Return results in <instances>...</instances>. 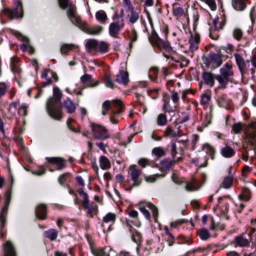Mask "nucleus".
<instances>
[{
    "label": "nucleus",
    "instance_id": "47",
    "mask_svg": "<svg viewBox=\"0 0 256 256\" xmlns=\"http://www.w3.org/2000/svg\"><path fill=\"white\" fill-rule=\"evenodd\" d=\"M98 48L99 52L101 53H105L108 51V45L104 41H101L100 43L98 42Z\"/></svg>",
    "mask_w": 256,
    "mask_h": 256
},
{
    "label": "nucleus",
    "instance_id": "6",
    "mask_svg": "<svg viewBox=\"0 0 256 256\" xmlns=\"http://www.w3.org/2000/svg\"><path fill=\"white\" fill-rule=\"evenodd\" d=\"M80 195L83 197L82 205L84 210H87V214L90 217L92 218L94 214L96 212L97 206L94 202L90 203L89 197L86 192L83 188H78L77 190Z\"/></svg>",
    "mask_w": 256,
    "mask_h": 256
},
{
    "label": "nucleus",
    "instance_id": "61",
    "mask_svg": "<svg viewBox=\"0 0 256 256\" xmlns=\"http://www.w3.org/2000/svg\"><path fill=\"white\" fill-rule=\"evenodd\" d=\"M8 89V86L5 82H0V98L4 95Z\"/></svg>",
    "mask_w": 256,
    "mask_h": 256
},
{
    "label": "nucleus",
    "instance_id": "4",
    "mask_svg": "<svg viewBox=\"0 0 256 256\" xmlns=\"http://www.w3.org/2000/svg\"><path fill=\"white\" fill-rule=\"evenodd\" d=\"M150 40L160 50H164L168 52H174L170 42L168 40H164L160 38L154 30L152 32Z\"/></svg>",
    "mask_w": 256,
    "mask_h": 256
},
{
    "label": "nucleus",
    "instance_id": "44",
    "mask_svg": "<svg viewBox=\"0 0 256 256\" xmlns=\"http://www.w3.org/2000/svg\"><path fill=\"white\" fill-rule=\"evenodd\" d=\"M70 176V173L67 172L60 175L58 178V182L59 184L64 186V183L68 180Z\"/></svg>",
    "mask_w": 256,
    "mask_h": 256
},
{
    "label": "nucleus",
    "instance_id": "20",
    "mask_svg": "<svg viewBox=\"0 0 256 256\" xmlns=\"http://www.w3.org/2000/svg\"><path fill=\"white\" fill-rule=\"evenodd\" d=\"M98 47V41L95 39H90L86 44V48L88 52L94 54Z\"/></svg>",
    "mask_w": 256,
    "mask_h": 256
},
{
    "label": "nucleus",
    "instance_id": "3",
    "mask_svg": "<svg viewBox=\"0 0 256 256\" xmlns=\"http://www.w3.org/2000/svg\"><path fill=\"white\" fill-rule=\"evenodd\" d=\"M14 6L12 8H6L3 10L4 15L11 20L22 18L24 16V9L22 2L14 1Z\"/></svg>",
    "mask_w": 256,
    "mask_h": 256
},
{
    "label": "nucleus",
    "instance_id": "52",
    "mask_svg": "<svg viewBox=\"0 0 256 256\" xmlns=\"http://www.w3.org/2000/svg\"><path fill=\"white\" fill-rule=\"evenodd\" d=\"M163 102L164 103L162 106V109L165 114L166 112H174L172 109V107L170 105L169 100L164 99Z\"/></svg>",
    "mask_w": 256,
    "mask_h": 256
},
{
    "label": "nucleus",
    "instance_id": "31",
    "mask_svg": "<svg viewBox=\"0 0 256 256\" xmlns=\"http://www.w3.org/2000/svg\"><path fill=\"white\" fill-rule=\"evenodd\" d=\"M251 192L247 187H244L242 188V193L238 195V198L240 200L248 201L251 198Z\"/></svg>",
    "mask_w": 256,
    "mask_h": 256
},
{
    "label": "nucleus",
    "instance_id": "7",
    "mask_svg": "<svg viewBox=\"0 0 256 256\" xmlns=\"http://www.w3.org/2000/svg\"><path fill=\"white\" fill-rule=\"evenodd\" d=\"M90 128L92 132L93 137L96 140H104L110 136L108 130L100 124L92 123Z\"/></svg>",
    "mask_w": 256,
    "mask_h": 256
},
{
    "label": "nucleus",
    "instance_id": "59",
    "mask_svg": "<svg viewBox=\"0 0 256 256\" xmlns=\"http://www.w3.org/2000/svg\"><path fill=\"white\" fill-rule=\"evenodd\" d=\"M158 88L149 90H148V94L152 98L156 99L158 97Z\"/></svg>",
    "mask_w": 256,
    "mask_h": 256
},
{
    "label": "nucleus",
    "instance_id": "41",
    "mask_svg": "<svg viewBox=\"0 0 256 256\" xmlns=\"http://www.w3.org/2000/svg\"><path fill=\"white\" fill-rule=\"evenodd\" d=\"M243 32L240 28H234L232 31V36L238 41H240L243 36Z\"/></svg>",
    "mask_w": 256,
    "mask_h": 256
},
{
    "label": "nucleus",
    "instance_id": "30",
    "mask_svg": "<svg viewBox=\"0 0 256 256\" xmlns=\"http://www.w3.org/2000/svg\"><path fill=\"white\" fill-rule=\"evenodd\" d=\"M126 11L130 10V14L129 18V22L130 23L134 24L136 23L139 18L138 13L134 10V8L131 6V8L128 9V8H125Z\"/></svg>",
    "mask_w": 256,
    "mask_h": 256
},
{
    "label": "nucleus",
    "instance_id": "53",
    "mask_svg": "<svg viewBox=\"0 0 256 256\" xmlns=\"http://www.w3.org/2000/svg\"><path fill=\"white\" fill-rule=\"evenodd\" d=\"M188 42H189V43L190 44V47H189V50L192 52H194L195 50H196L198 48V43H196L194 42L193 34H191V36L189 39Z\"/></svg>",
    "mask_w": 256,
    "mask_h": 256
},
{
    "label": "nucleus",
    "instance_id": "13",
    "mask_svg": "<svg viewBox=\"0 0 256 256\" xmlns=\"http://www.w3.org/2000/svg\"><path fill=\"white\" fill-rule=\"evenodd\" d=\"M124 26V24L119 21L110 23L108 28L110 35L114 38H118L119 34Z\"/></svg>",
    "mask_w": 256,
    "mask_h": 256
},
{
    "label": "nucleus",
    "instance_id": "12",
    "mask_svg": "<svg viewBox=\"0 0 256 256\" xmlns=\"http://www.w3.org/2000/svg\"><path fill=\"white\" fill-rule=\"evenodd\" d=\"M113 107L116 108H118L117 110H112V116H110V121L113 124L118 123V120L115 118L114 115L118 114L122 112L123 111L124 106L122 102L120 100H112Z\"/></svg>",
    "mask_w": 256,
    "mask_h": 256
},
{
    "label": "nucleus",
    "instance_id": "63",
    "mask_svg": "<svg viewBox=\"0 0 256 256\" xmlns=\"http://www.w3.org/2000/svg\"><path fill=\"white\" fill-rule=\"evenodd\" d=\"M242 130V125L240 122L234 124L232 126V130L235 134H239Z\"/></svg>",
    "mask_w": 256,
    "mask_h": 256
},
{
    "label": "nucleus",
    "instance_id": "40",
    "mask_svg": "<svg viewBox=\"0 0 256 256\" xmlns=\"http://www.w3.org/2000/svg\"><path fill=\"white\" fill-rule=\"evenodd\" d=\"M168 122L167 116L165 113L160 114L157 118V124L160 126H164Z\"/></svg>",
    "mask_w": 256,
    "mask_h": 256
},
{
    "label": "nucleus",
    "instance_id": "50",
    "mask_svg": "<svg viewBox=\"0 0 256 256\" xmlns=\"http://www.w3.org/2000/svg\"><path fill=\"white\" fill-rule=\"evenodd\" d=\"M164 134L165 136H169L172 138L176 137V132H174L172 127L170 126L166 128Z\"/></svg>",
    "mask_w": 256,
    "mask_h": 256
},
{
    "label": "nucleus",
    "instance_id": "64",
    "mask_svg": "<svg viewBox=\"0 0 256 256\" xmlns=\"http://www.w3.org/2000/svg\"><path fill=\"white\" fill-rule=\"evenodd\" d=\"M130 38L132 42H135L138 40V33L135 28L132 30V34L129 35Z\"/></svg>",
    "mask_w": 256,
    "mask_h": 256
},
{
    "label": "nucleus",
    "instance_id": "56",
    "mask_svg": "<svg viewBox=\"0 0 256 256\" xmlns=\"http://www.w3.org/2000/svg\"><path fill=\"white\" fill-rule=\"evenodd\" d=\"M62 158L60 157H46V160L51 164H60Z\"/></svg>",
    "mask_w": 256,
    "mask_h": 256
},
{
    "label": "nucleus",
    "instance_id": "48",
    "mask_svg": "<svg viewBox=\"0 0 256 256\" xmlns=\"http://www.w3.org/2000/svg\"><path fill=\"white\" fill-rule=\"evenodd\" d=\"M146 206L152 210V215L154 217V220L155 222L158 221V210L157 208L151 203H148L146 204Z\"/></svg>",
    "mask_w": 256,
    "mask_h": 256
},
{
    "label": "nucleus",
    "instance_id": "45",
    "mask_svg": "<svg viewBox=\"0 0 256 256\" xmlns=\"http://www.w3.org/2000/svg\"><path fill=\"white\" fill-rule=\"evenodd\" d=\"M168 148L170 149L172 158L174 159L178 154L176 150V145L175 142H171L168 145Z\"/></svg>",
    "mask_w": 256,
    "mask_h": 256
},
{
    "label": "nucleus",
    "instance_id": "33",
    "mask_svg": "<svg viewBox=\"0 0 256 256\" xmlns=\"http://www.w3.org/2000/svg\"><path fill=\"white\" fill-rule=\"evenodd\" d=\"M226 20L224 17L221 18L220 21H219L218 18H215L213 20L214 27L216 30H222L226 24Z\"/></svg>",
    "mask_w": 256,
    "mask_h": 256
},
{
    "label": "nucleus",
    "instance_id": "2",
    "mask_svg": "<svg viewBox=\"0 0 256 256\" xmlns=\"http://www.w3.org/2000/svg\"><path fill=\"white\" fill-rule=\"evenodd\" d=\"M53 95L54 98H50L47 102L46 112L52 118L60 120L62 118V114L59 104L62 98V94L58 87H54Z\"/></svg>",
    "mask_w": 256,
    "mask_h": 256
},
{
    "label": "nucleus",
    "instance_id": "49",
    "mask_svg": "<svg viewBox=\"0 0 256 256\" xmlns=\"http://www.w3.org/2000/svg\"><path fill=\"white\" fill-rule=\"evenodd\" d=\"M220 30H216L214 27V28H210L209 34L210 37L214 40H218L220 37V34H218Z\"/></svg>",
    "mask_w": 256,
    "mask_h": 256
},
{
    "label": "nucleus",
    "instance_id": "32",
    "mask_svg": "<svg viewBox=\"0 0 256 256\" xmlns=\"http://www.w3.org/2000/svg\"><path fill=\"white\" fill-rule=\"evenodd\" d=\"M72 19H70L71 22L74 25L78 26L81 30H83L86 23L83 22L80 17L78 15H75V16L72 17Z\"/></svg>",
    "mask_w": 256,
    "mask_h": 256
},
{
    "label": "nucleus",
    "instance_id": "16",
    "mask_svg": "<svg viewBox=\"0 0 256 256\" xmlns=\"http://www.w3.org/2000/svg\"><path fill=\"white\" fill-rule=\"evenodd\" d=\"M81 82L86 87L94 88L100 84L98 80L92 79V76L89 74H85L80 77Z\"/></svg>",
    "mask_w": 256,
    "mask_h": 256
},
{
    "label": "nucleus",
    "instance_id": "34",
    "mask_svg": "<svg viewBox=\"0 0 256 256\" xmlns=\"http://www.w3.org/2000/svg\"><path fill=\"white\" fill-rule=\"evenodd\" d=\"M96 18L99 22L104 24L108 20L106 12L104 10H98L96 14Z\"/></svg>",
    "mask_w": 256,
    "mask_h": 256
},
{
    "label": "nucleus",
    "instance_id": "10",
    "mask_svg": "<svg viewBox=\"0 0 256 256\" xmlns=\"http://www.w3.org/2000/svg\"><path fill=\"white\" fill-rule=\"evenodd\" d=\"M136 166H131L129 171L130 178L134 182L132 188L140 186L142 182V179L140 178L142 171L136 168Z\"/></svg>",
    "mask_w": 256,
    "mask_h": 256
},
{
    "label": "nucleus",
    "instance_id": "1",
    "mask_svg": "<svg viewBox=\"0 0 256 256\" xmlns=\"http://www.w3.org/2000/svg\"><path fill=\"white\" fill-rule=\"evenodd\" d=\"M219 74H214L210 72H204L202 78L205 84L213 87L216 80L219 84V89H226L229 82H232L234 76L232 64L226 62L219 70Z\"/></svg>",
    "mask_w": 256,
    "mask_h": 256
},
{
    "label": "nucleus",
    "instance_id": "23",
    "mask_svg": "<svg viewBox=\"0 0 256 256\" xmlns=\"http://www.w3.org/2000/svg\"><path fill=\"white\" fill-rule=\"evenodd\" d=\"M220 154L224 158H230L235 154L236 151L230 146L226 145L221 149Z\"/></svg>",
    "mask_w": 256,
    "mask_h": 256
},
{
    "label": "nucleus",
    "instance_id": "18",
    "mask_svg": "<svg viewBox=\"0 0 256 256\" xmlns=\"http://www.w3.org/2000/svg\"><path fill=\"white\" fill-rule=\"evenodd\" d=\"M234 56L240 72L242 74H243L245 72V68L246 67V64L244 58L242 55L238 53H234Z\"/></svg>",
    "mask_w": 256,
    "mask_h": 256
},
{
    "label": "nucleus",
    "instance_id": "58",
    "mask_svg": "<svg viewBox=\"0 0 256 256\" xmlns=\"http://www.w3.org/2000/svg\"><path fill=\"white\" fill-rule=\"evenodd\" d=\"M138 164L142 168H144L147 165L150 166L151 162L147 158H143L138 160Z\"/></svg>",
    "mask_w": 256,
    "mask_h": 256
},
{
    "label": "nucleus",
    "instance_id": "14",
    "mask_svg": "<svg viewBox=\"0 0 256 256\" xmlns=\"http://www.w3.org/2000/svg\"><path fill=\"white\" fill-rule=\"evenodd\" d=\"M182 158L178 157L176 160H171L168 158H164L161 161L160 170L162 172H168L176 162L182 160Z\"/></svg>",
    "mask_w": 256,
    "mask_h": 256
},
{
    "label": "nucleus",
    "instance_id": "26",
    "mask_svg": "<svg viewBox=\"0 0 256 256\" xmlns=\"http://www.w3.org/2000/svg\"><path fill=\"white\" fill-rule=\"evenodd\" d=\"M184 184L185 188L188 192H193L198 190L197 182L194 178L185 182Z\"/></svg>",
    "mask_w": 256,
    "mask_h": 256
},
{
    "label": "nucleus",
    "instance_id": "29",
    "mask_svg": "<svg viewBox=\"0 0 256 256\" xmlns=\"http://www.w3.org/2000/svg\"><path fill=\"white\" fill-rule=\"evenodd\" d=\"M10 66L12 71L14 73L18 74L21 73V70L18 64V59L17 58L13 57L11 58Z\"/></svg>",
    "mask_w": 256,
    "mask_h": 256
},
{
    "label": "nucleus",
    "instance_id": "24",
    "mask_svg": "<svg viewBox=\"0 0 256 256\" xmlns=\"http://www.w3.org/2000/svg\"><path fill=\"white\" fill-rule=\"evenodd\" d=\"M172 12L173 15L177 19L182 16L184 14V8L176 3L172 4Z\"/></svg>",
    "mask_w": 256,
    "mask_h": 256
},
{
    "label": "nucleus",
    "instance_id": "39",
    "mask_svg": "<svg viewBox=\"0 0 256 256\" xmlns=\"http://www.w3.org/2000/svg\"><path fill=\"white\" fill-rule=\"evenodd\" d=\"M68 7V8L66 11L67 16L69 19H72V17L75 16V15H76V8L72 2L70 3Z\"/></svg>",
    "mask_w": 256,
    "mask_h": 256
},
{
    "label": "nucleus",
    "instance_id": "57",
    "mask_svg": "<svg viewBox=\"0 0 256 256\" xmlns=\"http://www.w3.org/2000/svg\"><path fill=\"white\" fill-rule=\"evenodd\" d=\"M73 45L69 44H63L60 48L61 53L62 54H66L70 50L72 49Z\"/></svg>",
    "mask_w": 256,
    "mask_h": 256
},
{
    "label": "nucleus",
    "instance_id": "9",
    "mask_svg": "<svg viewBox=\"0 0 256 256\" xmlns=\"http://www.w3.org/2000/svg\"><path fill=\"white\" fill-rule=\"evenodd\" d=\"M91 252L94 256H116V252L110 247L94 248L90 246Z\"/></svg>",
    "mask_w": 256,
    "mask_h": 256
},
{
    "label": "nucleus",
    "instance_id": "5",
    "mask_svg": "<svg viewBox=\"0 0 256 256\" xmlns=\"http://www.w3.org/2000/svg\"><path fill=\"white\" fill-rule=\"evenodd\" d=\"M202 59L203 64L207 68L211 67L212 64L216 68H218L222 64L223 62L222 55L214 52H210L208 56H203Z\"/></svg>",
    "mask_w": 256,
    "mask_h": 256
},
{
    "label": "nucleus",
    "instance_id": "37",
    "mask_svg": "<svg viewBox=\"0 0 256 256\" xmlns=\"http://www.w3.org/2000/svg\"><path fill=\"white\" fill-rule=\"evenodd\" d=\"M131 236L132 240L138 245L142 242V236L140 232L137 230H134V232L131 233Z\"/></svg>",
    "mask_w": 256,
    "mask_h": 256
},
{
    "label": "nucleus",
    "instance_id": "43",
    "mask_svg": "<svg viewBox=\"0 0 256 256\" xmlns=\"http://www.w3.org/2000/svg\"><path fill=\"white\" fill-rule=\"evenodd\" d=\"M203 149L205 150L206 152L208 154L212 160L214 159L215 150L210 145L206 144L203 146Z\"/></svg>",
    "mask_w": 256,
    "mask_h": 256
},
{
    "label": "nucleus",
    "instance_id": "36",
    "mask_svg": "<svg viewBox=\"0 0 256 256\" xmlns=\"http://www.w3.org/2000/svg\"><path fill=\"white\" fill-rule=\"evenodd\" d=\"M233 182V176L230 175L224 178L222 184V188L228 189L232 187Z\"/></svg>",
    "mask_w": 256,
    "mask_h": 256
},
{
    "label": "nucleus",
    "instance_id": "15",
    "mask_svg": "<svg viewBox=\"0 0 256 256\" xmlns=\"http://www.w3.org/2000/svg\"><path fill=\"white\" fill-rule=\"evenodd\" d=\"M35 215L40 220H46L47 218V206L44 204H38L35 208Z\"/></svg>",
    "mask_w": 256,
    "mask_h": 256
},
{
    "label": "nucleus",
    "instance_id": "62",
    "mask_svg": "<svg viewBox=\"0 0 256 256\" xmlns=\"http://www.w3.org/2000/svg\"><path fill=\"white\" fill-rule=\"evenodd\" d=\"M105 84L107 87L112 89L114 88V84L109 76H106L105 78Z\"/></svg>",
    "mask_w": 256,
    "mask_h": 256
},
{
    "label": "nucleus",
    "instance_id": "27",
    "mask_svg": "<svg viewBox=\"0 0 256 256\" xmlns=\"http://www.w3.org/2000/svg\"><path fill=\"white\" fill-rule=\"evenodd\" d=\"M232 6L236 10L242 11L246 8V4L245 0H234L232 2Z\"/></svg>",
    "mask_w": 256,
    "mask_h": 256
},
{
    "label": "nucleus",
    "instance_id": "28",
    "mask_svg": "<svg viewBox=\"0 0 256 256\" xmlns=\"http://www.w3.org/2000/svg\"><path fill=\"white\" fill-rule=\"evenodd\" d=\"M99 162L100 167L102 170H107L110 168V162L108 158L106 156H100Z\"/></svg>",
    "mask_w": 256,
    "mask_h": 256
},
{
    "label": "nucleus",
    "instance_id": "54",
    "mask_svg": "<svg viewBox=\"0 0 256 256\" xmlns=\"http://www.w3.org/2000/svg\"><path fill=\"white\" fill-rule=\"evenodd\" d=\"M216 102L220 106H222L224 104H226L228 102L226 94H222L220 95L216 99Z\"/></svg>",
    "mask_w": 256,
    "mask_h": 256
},
{
    "label": "nucleus",
    "instance_id": "55",
    "mask_svg": "<svg viewBox=\"0 0 256 256\" xmlns=\"http://www.w3.org/2000/svg\"><path fill=\"white\" fill-rule=\"evenodd\" d=\"M150 72H152V74L155 76L154 78H152L150 74L148 75L149 78L152 81L156 82L158 80V74L159 72V70L158 68L157 67H152L150 69Z\"/></svg>",
    "mask_w": 256,
    "mask_h": 256
},
{
    "label": "nucleus",
    "instance_id": "21",
    "mask_svg": "<svg viewBox=\"0 0 256 256\" xmlns=\"http://www.w3.org/2000/svg\"><path fill=\"white\" fill-rule=\"evenodd\" d=\"M102 30L103 27L100 26L89 27L87 24H86L82 30L90 34L96 35L100 34L102 32Z\"/></svg>",
    "mask_w": 256,
    "mask_h": 256
},
{
    "label": "nucleus",
    "instance_id": "8",
    "mask_svg": "<svg viewBox=\"0 0 256 256\" xmlns=\"http://www.w3.org/2000/svg\"><path fill=\"white\" fill-rule=\"evenodd\" d=\"M245 139L251 146H256V122H252L245 132Z\"/></svg>",
    "mask_w": 256,
    "mask_h": 256
},
{
    "label": "nucleus",
    "instance_id": "22",
    "mask_svg": "<svg viewBox=\"0 0 256 256\" xmlns=\"http://www.w3.org/2000/svg\"><path fill=\"white\" fill-rule=\"evenodd\" d=\"M62 106L66 112L69 114L73 113L75 112L76 109V106L74 102L70 100V98H68L66 100H64Z\"/></svg>",
    "mask_w": 256,
    "mask_h": 256
},
{
    "label": "nucleus",
    "instance_id": "11",
    "mask_svg": "<svg viewBox=\"0 0 256 256\" xmlns=\"http://www.w3.org/2000/svg\"><path fill=\"white\" fill-rule=\"evenodd\" d=\"M245 234L236 236L234 239V244L240 247L249 246L252 242V234H248V238H244Z\"/></svg>",
    "mask_w": 256,
    "mask_h": 256
},
{
    "label": "nucleus",
    "instance_id": "42",
    "mask_svg": "<svg viewBox=\"0 0 256 256\" xmlns=\"http://www.w3.org/2000/svg\"><path fill=\"white\" fill-rule=\"evenodd\" d=\"M124 10L123 9H122L120 11V14H118L117 12H115L114 14L112 20H114V22H118L119 21L120 22H122V24L124 23Z\"/></svg>",
    "mask_w": 256,
    "mask_h": 256
},
{
    "label": "nucleus",
    "instance_id": "35",
    "mask_svg": "<svg viewBox=\"0 0 256 256\" xmlns=\"http://www.w3.org/2000/svg\"><path fill=\"white\" fill-rule=\"evenodd\" d=\"M197 233L200 238L202 240H208L210 236L208 230L206 228L199 230Z\"/></svg>",
    "mask_w": 256,
    "mask_h": 256
},
{
    "label": "nucleus",
    "instance_id": "51",
    "mask_svg": "<svg viewBox=\"0 0 256 256\" xmlns=\"http://www.w3.org/2000/svg\"><path fill=\"white\" fill-rule=\"evenodd\" d=\"M200 102L202 105H208L211 100V96L206 94L201 95Z\"/></svg>",
    "mask_w": 256,
    "mask_h": 256
},
{
    "label": "nucleus",
    "instance_id": "19",
    "mask_svg": "<svg viewBox=\"0 0 256 256\" xmlns=\"http://www.w3.org/2000/svg\"><path fill=\"white\" fill-rule=\"evenodd\" d=\"M116 82L120 84H126L129 82L128 72L124 71L122 68L120 70L118 74L116 75Z\"/></svg>",
    "mask_w": 256,
    "mask_h": 256
},
{
    "label": "nucleus",
    "instance_id": "25",
    "mask_svg": "<svg viewBox=\"0 0 256 256\" xmlns=\"http://www.w3.org/2000/svg\"><path fill=\"white\" fill-rule=\"evenodd\" d=\"M58 234V231L56 229L51 228L45 231L44 232V236L50 241H54L57 238Z\"/></svg>",
    "mask_w": 256,
    "mask_h": 256
},
{
    "label": "nucleus",
    "instance_id": "46",
    "mask_svg": "<svg viewBox=\"0 0 256 256\" xmlns=\"http://www.w3.org/2000/svg\"><path fill=\"white\" fill-rule=\"evenodd\" d=\"M116 214L112 213H108L104 218L103 222L106 223L114 222L116 220Z\"/></svg>",
    "mask_w": 256,
    "mask_h": 256
},
{
    "label": "nucleus",
    "instance_id": "38",
    "mask_svg": "<svg viewBox=\"0 0 256 256\" xmlns=\"http://www.w3.org/2000/svg\"><path fill=\"white\" fill-rule=\"evenodd\" d=\"M152 154L158 158L165 156L166 152L163 148L161 147H156L152 149Z\"/></svg>",
    "mask_w": 256,
    "mask_h": 256
},
{
    "label": "nucleus",
    "instance_id": "17",
    "mask_svg": "<svg viewBox=\"0 0 256 256\" xmlns=\"http://www.w3.org/2000/svg\"><path fill=\"white\" fill-rule=\"evenodd\" d=\"M4 256H17L16 248L10 241L3 244Z\"/></svg>",
    "mask_w": 256,
    "mask_h": 256
},
{
    "label": "nucleus",
    "instance_id": "60",
    "mask_svg": "<svg viewBox=\"0 0 256 256\" xmlns=\"http://www.w3.org/2000/svg\"><path fill=\"white\" fill-rule=\"evenodd\" d=\"M60 8L62 10H66L70 5V0H58Z\"/></svg>",
    "mask_w": 256,
    "mask_h": 256
}]
</instances>
